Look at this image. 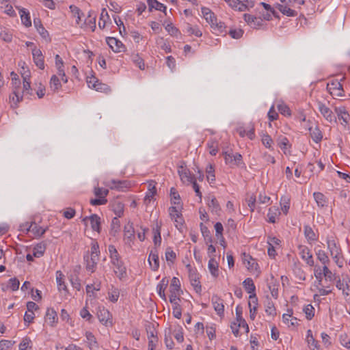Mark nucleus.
Masks as SVG:
<instances>
[{"label": "nucleus", "instance_id": "obj_38", "mask_svg": "<svg viewBox=\"0 0 350 350\" xmlns=\"http://www.w3.org/2000/svg\"><path fill=\"white\" fill-rule=\"evenodd\" d=\"M46 248V243L44 241L38 243L33 247V256L40 258L43 256Z\"/></svg>", "mask_w": 350, "mask_h": 350}, {"label": "nucleus", "instance_id": "obj_19", "mask_svg": "<svg viewBox=\"0 0 350 350\" xmlns=\"http://www.w3.org/2000/svg\"><path fill=\"white\" fill-rule=\"evenodd\" d=\"M156 182L151 180L148 182V191L144 197V203L147 205L157 193Z\"/></svg>", "mask_w": 350, "mask_h": 350}, {"label": "nucleus", "instance_id": "obj_21", "mask_svg": "<svg viewBox=\"0 0 350 350\" xmlns=\"http://www.w3.org/2000/svg\"><path fill=\"white\" fill-rule=\"evenodd\" d=\"M44 319L47 324L53 327L56 325L58 320L57 312L53 308H48Z\"/></svg>", "mask_w": 350, "mask_h": 350}, {"label": "nucleus", "instance_id": "obj_27", "mask_svg": "<svg viewBox=\"0 0 350 350\" xmlns=\"http://www.w3.org/2000/svg\"><path fill=\"white\" fill-rule=\"evenodd\" d=\"M243 262L251 271H257L258 269V265L256 260L249 255L244 256Z\"/></svg>", "mask_w": 350, "mask_h": 350}, {"label": "nucleus", "instance_id": "obj_61", "mask_svg": "<svg viewBox=\"0 0 350 350\" xmlns=\"http://www.w3.org/2000/svg\"><path fill=\"white\" fill-rule=\"evenodd\" d=\"M323 274L327 280L330 282L336 280V274L329 269L328 266H323Z\"/></svg>", "mask_w": 350, "mask_h": 350}, {"label": "nucleus", "instance_id": "obj_16", "mask_svg": "<svg viewBox=\"0 0 350 350\" xmlns=\"http://www.w3.org/2000/svg\"><path fill=\"white\" fill-rule=\"evenodd\" d=\"M304 234L309 244H312L317 241L319 238L318 233L315 232L312 228L309 225H304Z\"/></svg>", "mask_w": 350, "mask_h": 350}, {"label": "nucleus", "instance_id": "obj_60", "mask_svg": "<svg viewBox=\"0 0 350 350\" xmlns=\"http://www.w3.org/2000/svg\"><path fill=\"white\" fill-rule=\"evenodd\" d=\"M336 111L340 120H342L345 123L348 122L349 115L344 108L336 109Z\"/></svg>", "mask_w": 350, "mask_h": 350}, {"label": "nucleus", "instance_id": "obj_62", "mask_svg": "<svg viewBox=\"0 0 350 350\" xmlns=\"http://www.w3.org/2000/svg\"><path fill=\"white\" fill-rule=\"evenodd\" d=\"M186 30L188 33L194 35L196 37H201L202 35V31L197 26H191L188 24L187 25Z\"/></svg>", "mask_w": 350, "mask_h": 350}, {"label": "nucleus", "instance_id": "obj_43", "mask_svg": "<svg viewBox=\"0 0 350 350\" xmlns=\"http://www.w3.org/2000/svg\"><path fill=\"white\" fill-rule=\"evenodd\" d=\"M228 4L231 8L239 12H243L247 10V7L245 5V4L242 3L239 1L230 0Z\"/></svg>", "mask_w": 350, "mask_h": 350}, {"label": "nucleus", "instance_id": "obj_9", "mask_svg": "<svg viewBox=\"0 0 350 350\" xmlns=\"http://www.w3.org/2000/svg\"><path fill=\"white\" fill-rule=\"evenodd\" d=\"M327 88L333 96H342L344 94L342 85L338 80H334L328 83Z\"/></svg>", "mask_w": 350, "mask_h": 350}, {"label": "nucleus", "instance_id": "obj_22", "mask_svg": "<svg viewBox=\"0 0 350 350\" xmlns=\"http://www.w3.org/2000/svg\"><path fill=\"white\" fill-rule=\"evenodd\" d=\"M308 131L311 138L314 142L319 143L321 141L323 135L318 126L316 124L311 125L308 127Z\"/></svg>", "mask_w": 350, "mask_h": 350}, {"label": "nucleus", "instance_id": "obj_6", "mask_svg": "<svg viewBox=\"0 0 350 350\" xmlns=\"http://www.w3.org/2000/svg\"><path fill=\"white\" fill-rule=\"evenodd\" d=\"M20 227L22 230L32 232L36 237H42L47 230V228L39 226L35 222H31V224L27 222L22 224Z\"/></svg>", "mask_w": 350, "mask_h": 350}, {"label": "nucleus", "instance_id": "obj_26", "mask_svg": "<svg viewBox=\"0 0 350 350\" xmlns=\"http://www.w3.org/2000/svg\"><path fill=\"white\" fill-rule=\"evenodd\" d=\"M23 92H13L9 96L11 107L16 108L18 104L23 100Z\"/></svg>", "mask_w": 350, "mask_h": 350}, {"label": "nucleus", "instance_id": "obj_4", "mask_svg": "<svg viewBox=\"0 0 350 350\" xmlns=\"http://www.w3.org/2000/svg\"><path fill=\"white\" fill-rule=\"evenodd\" d=\"M94 193L97 197L96 199H91L90 204L93 206L106 204L107 200L106 198L109 193V190L105 188L96 187L94 189Z\"/></svg>", "mask_w": 350, "mask_h": 350}, {"label": "nucleus", "instance_id": "obj_11", "mask_svg": "<svg viewBox=\"0 0 350 350\" xmlns=\"http://www.w3.org/2000/svg\"><path fill=\"white\" fill-rule=\"evenodd\" d=\"M83 258L85 262V268L87 271H90L91 273H94L96 270V265L99 260V256H96L95 255H90L89 252H88L84 255Z\"/></svg>", "mask_w": 350, "mask_h": 350}, {"label": "nucleus", "instance_id": "obj_20", "mask_svg": "<svg viewBox=\"0 0 350 350\" xmlns=\"http://www.w3.org/2000/svg\"><path fill=\"white\" fill-rule=\"evenodd\" d=\"M211 302L217 314H223L224 312V305L223 300L219 296L215 295L211 298Z\"/></svg>", "mask_w": 350, "mask_h": 350}, {"label": "nucleus", "instance_id": "obj_15", "mask_svg": "<svg viewBox=\"0 0 350 350\" xmlns=\"http://www.w3.org/2000/svg\"><path fill=\"white\" fill-rule=\"evenodd\" d=\"M336 286L337 288L342 291L345 295H350V279L347 275L343 277L342 280L338 279Z\"/></svg>", "mask_w": 350, "mask_h": 350}, {"label": "nucleus", "instance_id": "obj_7", "mask_svg": "<svg viewBox=\"0 0 350 350\" xmlns=\"http://www.w3.org/2000/svg\"><path fill=\"white\" fill-rule=\"evenodd\" d=\"M21 75L23 80V85L21 87V92H23V94H31L29 92L31 90V73L29 67H21Z\"/></svg>", "mask_w": 350, "mask_h": 350}, {"label": "nucleus", "instance_id": "obj_59", "mask_svg": "<svg viewBox=\"0 0 350 350\" xmlns=\"http://www.w3.org/2000/svg\"><path fill=\"white\" fill-rule=\"evenodd\" d=\"M308 320H311L314 316V308L311 304H308L303 309Z\"/></svg>", "mask_w": 350, "mask_h": 350}, {"label": "nucleus", "instance_id": "obj_23", "mask_svg": "<svg viewBox=\"0 0 350 350\" xmlns=\"http://www.w3.org/2000/svg\"><path fill=\"white\" fill-rule=\"evenodd\" d=\"M168 279L166 277H165L162 278V280L157 286V292L159 297L164 301L167 300L166 295L165 294V291L168 285Z\"/></svg>", "mask_w": 350, "mask_h": 350}, {"label": "nucleus", "instance_id": "obj_30", "mask_svg": "<svg viewBox=\"0 0 350 350\" xmlns=\"http://www.w3.org/2000/svg\"><path fill=\"white\" fill-rule=\"evenodd\" d=\"M201 10L204 18L210 24V25H213V23L217 21V18L215 17L214 13L211 12L209 8L203 7L202 8Z\"/></svg>", "mask_w": 350, "mask_h": 350}, {"label": "nucleus", "instance_id": "obj_41", "mask_svg": "<svg viewBox=\"0 0 350 350\" xmlns=\"http://www.w3.org/2000/svg\"><path fill=\"white\" fill-rule=\"evenodd\" d=\"M170 293H182L180 288V282L176 277H173L170 285Z\"/></svg>", "mask_w": 350, "mask_h": 350}, {"label": "nucleus", "instance_id": "obj_36", "mask_svg": "<svg viewBox=\"0 0 350 350\" xmlns=\"http://www.w3.org/2000/svg\"><path fill=\"white\" fill-rule=\"evenodd\" d=\"M33 25L36 29H37L38 32L43 38L47 39L49 38V33L43 27L39 18L34 19Z\"/></svg>", "mask_w": 350, "mask_h": 350}, {"label": "nucleus", "instance_id": "obj_57", "mask_svg": "<svg viewBox=\"0 0 350 350\" xmlns=\"http://www.w3.org/2000/svg\"><path fill=\"white\" fill-rule=\"evenodd\" d=\"M261 142L262 144L269 149L272 148L273 140L269 135L267 133H262L261 135Z\"/></svg>", "mask_w": 350, "mask_h": 350}, {"label": "nucleus", "instance_id": "obj_52", "mask_svg": "<svg viewBox=\"0 0 350 350\" xmlns=\"http://www.w3.org/2000/svg\"><path fill=\"white\" fill-rule=\"evenodd\" d=\"M327 247L329 250L330 255H334L336 256L339 253H340L341 250L340 248L336 245L334 241H327Z\"/></svg>", "mask_w": 350, "mask_h": 350}, {"label": "nucleus", "instance_id": "obj_10", "mask_svg": "<svg viewBox=\"0 0 350 350\" xmlns=\"http://www.w3.org/2000/svg\"><path fill=\"white\" fill-rule=\"evenodd\" d=\"M298 250L302 260L309 266H313L314 260L310 250L307 246L301 245L298 246Z\"/></svg>", "mask_w": 350, "mask_h": 350}, {"label": "nucleus", "instance_id": "obj_49", "mask_svg": "<svg viewBox=\"0 0 350 350\" xmlns=\"http://www.w3.org/2000/svg\"><path fill=\"white\" fill-rule=\"evenodd\" d=\"M0 38L5 42H10L12 39V33L8 29L0 27Z\"/></svg>", "mask_w": 350, "mask_h": 350}, {"label": "nucleus", "instance_id": "obj_1", "mask_svg": "<svg viewBox=\"0 0 350 350\" xmlns=\"http://www.w3.org/2000/svg\"><path fill=\"white\" fill-rule=\"evenodd\" d=\"M108 251L110 263L114 273L120 280L126 279L127 278L126 267L116 247L109 245Z\"/></svg>", "mask_w": 350, "mask_h": 350}, {"label": "nucleus", "instance_id": "obj_44", "mask_svg": "<svg viewBox=\"0 0 350 350\" xmlns=\"http://www.w3.org/2000/svg\"><path fill=\"white\" fill-rule=\"evenodd\" d=\"M109 16L105 8H103L100 13V21L98 22V27L101 29H104L108 21H109Z\"/></svg>", "mask_w": 350, "mask_h": 350}, {"label": "nucleus", "instance_id": "obj_32", "mask_svg": "<svg viewBox=\"0 0 350 350\" xmlns=\"http://www.w3.org/2000/svg\"><path fill=\"white\" fill-rule=\"evenodd\" d=\"M219 265L217 261L214 258H211L208 264V268L211 274L214 277L217 278L219 275Z\"/></svg>", "mask_w": 350, "mask_h": 350}, {"label": "nucleus", "instance_id": "obj_54", "mask_svg": "<svg viewBox=\"0 0 350 350\" xmlns=\"http://www.w3.org/2000/svg\"><path fill=\"white\" fill-rule=\"evenodd\" d=\"M112 210L118 217H120L124 213V204L120 202H116L112 205Z\"/></svg>", "mask_w": 350, "mask_h": 350}, {"label": "nucleus", "instance_id": "obj_17", "mask_svg": "<svg viewBox=\"0 0 350 350\" xmlns=\"http://www.w3.org/2000/svg\"><path fill=\"white\" fill-rule=\"evenodd\" d=\"M107 43L109 46L115 52L119 53L124 51V46L121 41L113 37H109L107 39Z\"/></svg>", "mask_w": 350, "mask_h": 350}, {"label": "nucleus", "instance_id": "obj_2", "mask_svg": "<svg viewBox=\"0 0 350 350\" xmlns=\"http://www.w3.org/2000/svg\"><path fill=\"white\" fill-rule=\"evenodd\" d=\"M183 206H170L168 208L170 217L174 222V225L177 229L181 230L183 227L185 220L182 214Z\"/></svg>", "mask_w": 350, "mask_h": 350}, {"label": "nucleus", "instance_id": "obj_8", "mask_svg": "<svg viewBox=\"0 0 350 350\" xmlns=\"http://www.w3.org/2000/svg\"><path fill=\"white\" fill-rule=\"evenodd\" d=\"M96 14L91 10L89 11L88 15L86 16V18L84 20H83V22H82L80 27L85 29H90L92 31H94V30L96 27Z\"/></svg>", "mask_w": 350, "mask_h": 350}, {"label": "nucleus", "instance_id": "obj_34", "mask_svg": "<svg viewBox=\"0 0 350 350\" xmlns=\"http://www.w3.org/2000/svg\"><path fill=\"white\" fill-rule=\"evenodd\" d=\"M11 77H12V88L13 92H21V80L19 76L16 74L14 72H11Z\"/></svg>", "mask_w": 350, "mask_h": 350}, {"label": "nucleus", "instance_id": "obj_64", "mask_svg": "<svg viewBox=\"0 0 350 350\" xmlns=\"http://www.w3.org/2000/svg\"><path fill=\"white\" fill-rule=\"evenodd\" d=\"M165 256L166 260L172 263L174 262L176 257V253L170 247L166 249Z\"/></svg>", "mask_w": 350, "mask_h": 350}, {"label": "nucleus", "instance_id": "obj_18", "mask_svg": "<svg viewBox=\"0 0 350 350\" xmlns=\"http://www.w3.org/2000/svg\"><path fill=\"white\" fill-rule=\"evenodd\" d=\"M83 221L86 223L90 221L91 228L93 230L100 232V218L96 214H92L90 217H85Z\"/></svg>", "mask_w": 350, "mask_h": 350}, {"label": "nucleus", "instance_id": "obj_39", "mask_svg": "<svg viewBox=\"0 0 350 350\" xmlns=\"http://www.w3.org/2000/svg\"><path fill=\"white\" fill-rule=\"evenodd\" d=\"M278 9L281 13L287 16H295L297 13L295 10H292L289 6L284 4H278Z\"/></svg>", "mask_w": 350, "mask_h": 350}, {"label": "nucleus", "instance_id": "obj_37", "mask_svg": "<svg viewBox=\"0 0 350 350\" xmlns=\"http://www.w3.org/2000/svg\"><path fill=\"white\" fill-rule=\"evenodd\" d=\"M19 14L23 24L27 27H30L31 25V21L29 12L26 9L22 8L19 10Z\"/></svg>", "mask_w": 350, "mask_h": 350}, {"label": "nucleus", "instance_id": "obj_46", "mask_svg": "<svg viewBox=\"0 0 350 350\" xmlns=\"http://www.w3.org/2000/svg\"><path fill=\"white\" fill-rule=\"evenodd\" d=\"M243 285L245 289V291L250 293V295H252L253 293H255L256 287L254 285V283L253 282V280L252 278H246L243 282Z\"/></svg>", "mask_w": 350, "mask_h": 350}, {"label": "nucleus", "instance_id": "obj_24", "mask_svg": "<svg viewBox=\"0 0 350 350\" xmlns=\"http://www.w3.org/2000/svg\"><path fill=\"white\" fill-rule=\"evenodd\" d=\"M148 262L153 271H157L159 267V259L157 250H152L148 257Z\"/></svg>", "mask_w": 350, "mask_h": 350}, {"label": "nucleus", "instance_id": "obj_28", "mask_svg": "<svg viewBox=\"0 0 350 350\" xmlns=\"http://www.w3.org/2000/svg\"><path fill=\"white\" fill-rule=\"evenodd\" d=\"M313 196L319 207L323 208L327 206L328 200L324 194L321 192H314Z\"/></svg>", "mask_w": 350, "mask_h": 350}, {"label": "nucleus", "instance_id": "obj_56", "mask_svg": "<svg viewBox=\"0 0 350 350\" xmlns=\"http://www.w3.org/2000/svg\"><path fill=\"white\" fill-rule=\"evenodd\" d=\"M281 210L284 214L286 215L290 208V199L286 196H283L280 200Z\"/></svg>", "mask_w": 350, "mask_h": 350}, {"label": "nucleus", "instance_id": "obj_45", "mask_svg": "<svg viewBox=\"0 0 350 350\" xmlns=\"http://www.w3.org/2000/svg\"><path fill=\"white\" fill-rule=\"evenodd\" d=\"M189 278L191 284L194 288V290L196 293H200L202 291V287L198 277L196 274L191 273Z\"/></svg>", "mask_w": 350, "mask_h": 350}, {"label": "nucleus", "instance_id": "obj_14", "mask_svg": "<svg viewBox=\"0 0 350 350\" xmlns=\"http://www.w3.org/2000/svg\"><path fill=\"white\" fill-rule=\"evenodd\" d=\"M244 21L252 28H259L262 26V18L257 17L250 14H245L243 15Z\"/></svg>", "mask_w": 350, "mask_h": 350}, {"label": "nucleus", "instance_id": "obj_13", "mask_svg": "<svg viewBox=\"0 0 350 350\" xmlns=\"http://www.w3.org/2000/svg\"><path fill=\"white\" fill-rule=\"evenodd\" d=\"M178 173L180 178V180L184 183L189 185L196 180L195 177L191 174L189 170L183 166H180L178 167Z\"/></svg>", "mask_w": 350, "mask_h": 350}, {"label": "nucleus", "instance_id": "obj_50", "mask_svg": "<svg viewBox=\"0 0 350 350\" xmlns=\"http://www.w3.org/2000/svg\"><path fill=\"white\" fill-rule=\"evenodd\" d=\"M120 291L118 288L112 286L108 292V299L110 301L115 303L118 300Z\"/></svg>", "mask_w": 350, "mask_h": 350}, {"label": "nucleus", "instance_id": "obj_5", "mask_svg": "<svg viewBox=\"0 0 350 350\" xmlns=\"http://www.w3.org/2000/svg\"><path fill=\"white\" fill-rule=\"evenodd\" d=\"M97 317L100 323L106 327L112 326V315L104 306H98L96 311Z\"/></svg>", "mask_w": 350, "mask_h": 350}, {"label": "nucleus", "instance_id": "obj_25", "mask_svg": "<svg viewBox=\"0 0 350 350\" xmlns=\"http://www.w3.org/2000/svg\"><path fill=\"white\" fill-rule=\"evenodd\" d=\"M70 10L72 13V16L75 18L76 24L80 27L83 22L82 18L84 17L83 13L78 7L74 5H70Z\"/></svg>", "mask_w": 350, "mask_h": 350}, {"label": "nucleus", "instance_id": "obj_3", "mask_svg": "<svg viewBox=\"0 0 350 350\" xmlns=\"http://www.w3.org/2000/svg\"><path fill=\"white\" fill-rule=\"evenodd\" d=\"M224 160L226 164L230 165L231 167L234 166L241 168L245 167V164L243 161L242 156L239 153L226 152L224 153Z\"/></svg>", "mask_w": 350, "mask_h": 350}, {"label": "nucleus", "instance_id": "obj_58", "mask_svg": "<svg viewBox=\"0 0 350 350\" xmlns=\"http://www.w3.org/2000/svg\"><path fill=\"white\" fill-rule=\"evenodd\" d=\"M206 178L210 183L215 180V170L212 165H208L206 169Z\"/></svg>", "mask_w": 350, "mask_h": 350}, {"label": "nucleus", "instance_id": "obj_42", "mask_svg": "<svg viewBox=\"0 0 350 350\" xmlns=\"http://www.w3.org/2000/svg\"><path fill=\"white\" fill-rule=\"evenodd\" d=\"M50 89L53 92L58 91L62 88L59 77L57 75H53L49 83Z\"/></svg>", "mask_w": 350, "mask_h": 350}, {"label": "nucleus", "instance_id": "obj_47", "mask_svg": "<svg viewBox=\"0 0 350 350\" xmlns=\"http://www.w3.org/2000/svg\"><path fill=\"white\" fill-rule=\"evenodd\" d=\"M317 259L323 264V266H328L329 259L327 253L322 250H319L316 253Z\"/></svg>", "mask_w": 350, "mask_h": 350}, {"label": "nucleus", "instance_id": "obj_12", "mask_svg": "<svg viewBox=\"0 0 350 350\" xmlns=\"http://www.w3.org/2000/svg\"><path fill=\"white\" fill-rule=\"evenodd\" d=\"M317 107L321 115L325 118L329 122L335 121V116L332 110L323 103L318 102Z\"/></svg>", "mask_w": 350, "mask_h": 350}, {"label": "nucleus", "instance_id": "obj_48", "mask_svg": "<svg viewBox=\"0 0 350 350\" xmlns=\"http://www.w3.org/2000/svg\"><path fill=\"white\" fill-rule=\"evenodd\" d=\"M211 28L218 33H226V26L221 21H215L213 25H211Z\"/></svg>", "mask_w": 350, "mask_h": 350}, {"label": "nucleus", "instance_id": "obj_33", "mask_svg": "<svg viewBox=\"0 0 350 350\" xmlns=\"http://www.w3.org/2000/svg\"><path fill=\"white\" fill-rule=\"evenodd\" d=\"M171 196V206H183V203L180 200V195L174 188H171L170 190Z\"/></svg>", "mask_w": 350, "mask_h": 350}, {"label": "nucleus", "instance_id": "obj_40", "mask_svg": "<svg viewBox=\"0 0 350 350\" xmlns=\"http://www.w3.org/2000/svg\"><path fill=\"white\" fill-rule=\"evenodd\" d=\"M32 55L36 66H43L44 65V57L42 52L38 49H34L32 51Z\"/></svg>", "mask_w": 350, "mask_h": 350}, {"label": "nucleus", "instance_id": "obj_31", "mask_svg": "<svg viewBox=\"0 0 350 350\" xmlns=\"http://www.w3.org/2000/svg\"><path fill=\"white\" fill-rule=\"evenodd\" d=\"M64 274L60 271H57L56 272V281L57 284L58 290L59 291H64L65 293H68L67 286L64 281Z\"/></svg>", "mask_w": 350, "mask_h": 350}, {"label": "nucleus", "instance_id": "obj_55", "mask_svg": "<svg viewBox=\"0 0 350 350\" xmlns=\"http://www.w3.org/2000/svg\"><path fill=\"white\" fill-rule=\"evenodd\" d=\"M217 144V142L214 139H211L207 143V146L209 149V153L213 156L216 155L218 152Z\"/></svg>", "mask_w": 350, "mask_h": 350}, {"label": "nucleus", "instance_id": "obj_35", "mask_svg": "<svg viewBox=\"0 0 350 350\" xmlns=\"http://www.w3.org/2000/svg\"><path fill=\"white\" fill-rule=\"evenodd\" d=\"M147 3L150 11L154 8L156 10L166 12V6L157 0H147Z\"/></svg>", "mask_w": 350, "mask_h": 350}, {"label": "nucleus", "instance_id": "obj_53", "mask_svg": "<svg viewBox=\"0 0 350 350\" xmlns=\"http://www.w3.org/2000/svg\"><path fill=\"white\" fill-rule=\"evenodd\" d=\"M207 204L208 207L211 209L213 212L217 213L220 211L219 204L214 196H212L208 198Z\"/></svg>", "mask_w": 350, "mask_h": 350}, {"label": "nucleus", "instance_id": "obj_29", "mask_svg": "<svg viewBox=\"0 0 350 350\" xmlns=\"http://www.w3.org/2000/svg\"><path fill=\"white\" fill-rule=\"evenodd\" d=\"M280 215V211L279 208L276 206H272L269 208V211L267 213V221L269 223L274 224L276 221L277 218Z\"/></svg>", "mask_w": 350, "mask_h": 350}, {"label": "nucleus", "instance_id": "obj_63", "mask_svg": "<svg viewBox=\"0 0 350 350\" xmlns=\"http://www.w3.org/2000/svg\"><path fill=\"white\" fill-rule=\"evenodd\" d=\"M278 144L279 146V147L283 150H285L286 149H287L288 147H290V145H289V141L288 139L284 137V136H280L279 138H278Z\"/></svg>", "mask_w": 350, "mask_h": 350}, {"label": "nucleus", "instance_id": "obj_51", "mask_svg": "<svg viewBox=\"0 0 350 350\" xmlns=\"http://www.w3.org/2000/svg\"><path fill=\"white\" fill-rule=\"evenodd\" d=\"M85 338L87 340L88 345L90 349H94V348L98 347V344H97L96 338L92 332H87L85 333Z\"/></svg>", "mask_w": 350, "mask_h": 350}]
</instances>
